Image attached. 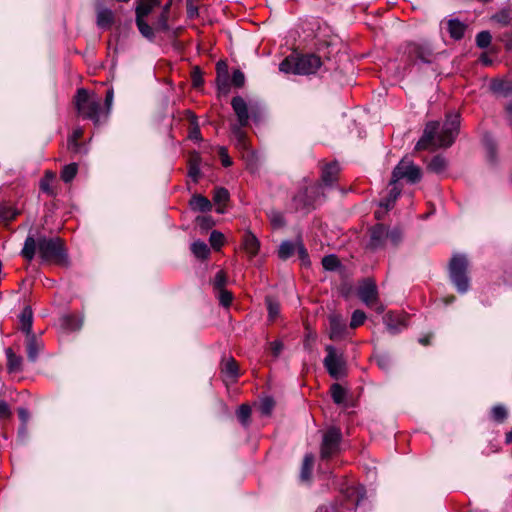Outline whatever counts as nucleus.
<instances>
[{"label": "nucleus", "instance_id": "obj_1", "mask_svg": "<svg viewBox=\"0 0 512 512\" xmlns=\"http://www.w3.org/2000/svg\"><path fill=\"white\" fill-rule=\"evenodd\" d=\"M460 127V115L449 113L440 129L439 122L431 121L426 124L421 139L417 142L415 149L434 150L436 148L450 146L458 135Z\"/></svg>", "mask_w": 512, "mask_h": 512}, {"label": "nucleus", "instance_id": "obj_2", "mask_svg": "<svg viewBox=\"0 0 512 512\" xmlns=\"http://www.w3.org/2000/svg\"><path fill=\"white\" fill-rule=\"evenodd\" d=\"M36 251H38L39 256L44 261H50L57 264H66L67 263V254L66 249L64 248V243L59 237H39L35 239L33 236H27L23 249L21 251V255L31 261Z\"/></svg>", "mask_w": 512, "mask_h": 512}, {"label": "nucleus", "instance_id": "obj_3", "mask_svg": "<svg viewBox=\"0 0 512 512\" xmlns=\"http://www.w3.org/2000/svg\"><path fill=\"white\" fill-rule=\"evenodd\" d=\"M75 106L80 117L99 127L108 121V111L103 110L102 99L81 88L75 95Z\"/></svg>", "mask_w": 512, "mask_h": 512}, {"label": "nucleus", "instance_id": "obj_4", "mask_svg": "<svg viewBox=\"0 0 512 512\" xmlns=\"http://www.w3.org/2000/svg\"><path fill=\"white\" fill-rule=\"evenodd\" d=\"M322 65L321 58L315 54L288 57L280 63L279 69L285 73L310 75L316 73Z\"/></svg>", "mask_w": 512, "mask_h": 512}, {"label": "nucleus", "instance_id": "obj_5", "mask_svg": "<svg viewBox=\"0 0 512 512\" xmlns=\"http://www.w3.org/2000/svg\"><path fill=\"white\" fill-rule=\"evenodd\" d=\"M467 266L468 262L464 255L456 254L450 260V278L460 293H465L469 289V278L466 275Z\"/></svg>", "mask_w": 512, "mask_h": 512}, {"label": "nucleus", "instance_id": "obj_6", "mask_svg": "<svg viewBox=\"0 0 512 512\" xmlns=\"http://www.w3.org/2000/svg\"><path fill=\"white\" fill-rule=\"evenodd\" d=\"M422 178L421 169L413 162H399L392 172L390 185H395L400 180L415 184Z\"/></svg>", "mask_w": 512, "mask_h": 512}, {"label": "nucleus", "instance_id": "obj_7", "mask_svg": "<svg viewBox=\"0 0 512 512\" xmlns=\"http://www.w3.org/2000/svg\"><path fill=\"white\" fill-rule=\"evenodd\" d=\"M357 294L365 305L374 308L377 313L384 311V306L379 302L376 283L372 279L367 278L363 280Z\"/></svg>", "mask_w": 512, "mask_h": 512}, {"label": "nucleus", "instance_id": "obj_8", "mask_svg": "<svg viewBox=\"0 0 512 512\" xmlns=\"http://www.w3.org/2000/svg\"><path fill=\"white\" fill-rule=\"evenodd\" d=\"M325 350L327 355L323 363L329 375L335 379L342 377L345 374L346 369L343 355L338 354L335 347L331 345H327Z\"/></svg>", "mask_w": 512, "mask_h": 512}, {"label": "nucleus", "instance_id": "obj_9", "mask_svg": "<svg viewBox=\"0 0 512 512\" xmlns=\"http://www.w3.org/2000/svg\"><path fill=\"white\" fill-rule=\"evenodd\" d=\"M231 106L233 108V111L237 117V121L239 124V127L235 126L233 128L236 135L242 137L241 127H245L249 123L250 116L253 115V111L250 113V109L248 107V104L241 96H235L232 98Z\"/></svg>", "mask_w": 512, "mask_h": 512}, {"label": "nucleus", "instance_id": "obj_10", "mask_svg": "<svg viewBox=\"0 0 512 512\" xmlns=\"http://www.w3.org/2000/svg\"><path fill=\"white\" fill-rule=\"evenodd\" d=\"M341 440V432L339 429L332 427L328 429L322 438L321 444V458L327 459L332 455L336 454L339 450V444Z\"/></svg>", "mask_w": 512, "mask_h": 512}, {"label": "nucleus", "instance_id": "obj_11", "mask_svg": "<svg viewBox=\"0 0 512 512\" xmlns=\"http://www.w3.org/2000/svg\"><path fill=\"white\" fill-rule=\"evenodd\" d=\"M223 381L228 384L236 383L239 377V367L233 357L224 358L220 365Z\"/></svg>", "mask_w": 512, "mask_h": 512}, {"label": "nucleus", "instance_id": "obj_12", "mask_svg": "<svg viewBox=\"0 0 512 512\" xmlns=\"http://www.w3.org/2000/svg\"><path fill=\"white\" fill-rule=\"evenodd\" d=\"M347 332L346 323L341 316L331 314L329 316V338L337 341L345 337Z\"/></svg>", "mask_w": 512, "mask_h": 512}, {"label": "nucleus", "instance_id": "obj_13", "mask_svg": "<svg viewBox=\"0 0 512 512\" xmlns=\"http://www.w3.org/2000/svg\"><path fill=\"white\" fill-rule=\"evenodd\" d=\"M404 53L408 55L411 61L421 60L423 62H429L430 50L424 45L409 42L405 45Z\"/></svg>", "mask_w": 512, "mask_h": 512}, {"label": "nucleus", "instance_id": "obj_14", "mask_svg": "<svg viewBox=\"0 0 512 512\" xmlns=\"http://www.w3.org/2000/svg\"><path fill=\"white\" fill-rule=\"evenodd\" d=\"M388 237V229L383 225H377L371 230L370 247L378 249L385 245Z\"/></svg>", "mask_w": 512, "mask_h": 512}, {"label": "nucleus", "instance_id": "obj_15", "mask_svg": "<svg viewBox=\"0 0 512 512\" xmlns=\"http://www.w3.org/2000/svg\"><path fill=\"white\" fill-rule=\"evenodd\" d=\"M242 248L250 257H254L258 254L260 242L251 231L245 232L242 241Z\"/></svg>", "mask_w": 512, "mask_h": 512}, {"label": "nucleus", "instance_id": "obj_16", "mask_svg": "<svg viewBox=\"0 0 512 512\" xmlns=\"http://www.w3.org/2000/svg\"><path fill=\"white\" fill-rule=\"evenodd\" d=\"M97 26L101 29H108L114 23V13L108 8H99L96 17Z\"/></svg>", "mask_w": 512, "mask_h": 512}, {"label": "nucleus", "instance_id": "obj_17", "mask_svg": "<svg viewBox=\"0 0 512 512\" xmlns=\"http://www.w3.org/2000/svg\"><path fill=\"white\" fill-rule=\"evenodd\" d=\"M27 336V356L28 359L32 362H35L39 352L43 348V343L38 341L34 334H29Z\"/></svg>", "mask_w": 512, "mask_h": 512}, {"label": "nucleus", "instance_id": "obj_18", "mask_svg": "<svg viewBox=\"0 0 512 512\" xmlns=\"http://www.w3.org/2000/svg\"><path fill=\"white\" fill-rule=\"evenodd\" d=\"M339 171L337 162H327L322 168V180L326 184H332L337 180Z\"/></svg>", "mask_w": 512, "mask_h": 512}, {"label": "nucleus", "instance_id": "obj_19", "mask_svg": "<svg viewBox=\"0 0 512 512\" xmlns=\"http://www.w3.org/2000/svg\"><path fill=\"white\" fill-rule=\"evenodd\" d=\"M60 324L66 331H78L83 325V319L74 315H64L60 319Z\"/></svg>", "mask_w": 512, "mask_h": 512}, {"label": "nucleus", "instance_id": "obj_20", "mask_svg": "<svg viewBox=\"0 0 512 512\" xmlns=\"http://www.w3.org/2000/svg\"><path fill=\"white\" fill-rule=\"evenodd\" d=\"M230 195L227 189L223 187L216 188L213 194V201L218 206L216 211L220 214L225 212V205L229 201Z\"/></svg>", "mask_w": 512, "mask_h": 512}, {"label": "nucleus", "instance_id": "obj_21", "mask_svg": "<svg viewBox=\"0 0 512 512\" xmlns=\"http://www.w3.org/2000/svg\"><path fill=\"white\" fill-rule=\"evenodd\" d=\"M190 207L194 211L208 212L212 209L210 200L200 194L193 195L190 200Z\"/></svg>", "mask_w": 512, "mask_h": 512}, {"label": "nucleus", "instance_id": "obj_22", "mask_svg": "<svg viewBox=\"0 0 512 512\" xmlns=\"http://www.w3.org/2000/svg\"><path fill=\"white\" fill-rule=\"evenodd\" d=\"M159 4L160 0H139L136 6V18H145Z\"/></svg>", "mask_w": 512, "mask_h": 512}, {"label": "nucleus", "instance_id": "obj_23", "mask_svg": "<svg viewBox=\"0 0 512 512\" xmlns=\"http://www.w3.org/2000/svg\"><path fill=\"white\" fill-rule=\"evenodd\" d=\"M447 29L451 38L460 40L464 36L466 26L458 19H449L447 22Z\"/></svg>", "mask_w": 512, "mask_h": 512}, {"label": "nucleus", "instance_id": "obj_24", "mask_svg": "<svg viewBox=\"0 0 512 512\" xmlns=\"http://www.w3.org/2000/svg\"><path fill=\"white\" fill-rule=\"evenodd\" d=\"M493 92L502 95L503 97L512 98V82L505 80H495L491 84Z\"/></svg>", "mask_w": 512, "mask_h": 512}, {"label": "nucleus", "instance_id": "obj_25", "mask_svg": "<svg viewBox=\"0 0 512 512\" xmlns=\"http://www.w3.org/2000/svg\"><path fill=\"white\" fill-rule=\"evenodd\" d=\"M32 320L33 314L30 307H25L20 314V323L21 329L26 333V335L33 334L32 333Z\"/></svg>", "mask_w": 512, "mask_h": 512}, {"label": "nucleus", "instance_id": "obj_26", "mask_svg": "<svg viewBox=\"0 0 512 512\" xmlns=\"http://www.w3.org/2000/svg\"><path fill=\"white\" fill-rule=\"evenodd\" d=\"M384 322L386 324L388 331L391 334L398 333L401 330V328L403 327L402 320L399 317L394 316L391 313H388L384 316Z\"/></svg>", "mask_w": 512, "mask_h": 512}, {"label": "nucleus", "instance_id": "obj_27", "mask_svg": "<svg viewBox=\"0 0 512 512\" xmlns=\"http://www.w3.org/2000/svg\"><path fill=\"white\" fill-rule=\"evenodd\" d=\"M217 87L219 92L227 94L229 92V75L228 70L225 73H221V65L217 67Z\"/></svg>", "mask_w": 512, "mask_h": 512}, {"label": "nucleus", "instance_id": "obj_28", "mask_svg": "<svg viewBox=\"0 0 512 512\" xmlns=\"http://www.w3.org/2000/svg\"><path fill=\"white\" fill-rule=\"evenodd\" d=\"M313 464H314L313 455L312 454L305 455V457L303 459L302 467H301V474H300L301 479L303 481H307L310 479Z\"/></svg>", "mask_w": 512, "mask_h": 512}, {"label": "nucleus", "instance_id": "obj_29", "mask_svg": "<svg viewBox=\"0 0 512 512\" xmlns=\"http://www.w3.org/2000/svg\"><path fill=\"white\" fill-rule=\"evenodd\" d=\"M307 193H308V189L305 188V189L299 191V193L294 196L293 202H294L295 208L297 210L305 209L311 205V201L308 198Z\"/></svg>", "mask_w": 512, "mask_h": 512}, {"label": "nucleus", "instance_id": "obj_30", "mask_svg": "<svg viewBox=\"0 0 512 512\" xmlns=\"http://www.w3.org/2000/svg\"><path fill=\"white\" fill-rule=\"evenodd\" d=\"M193 254L200 259H206L210 253L207 244L203 241H195L191 245Z\"/></svg>", "mask_w": 512, "mask_h": 512}, {"label": "nucleus", "instance_id": "obj_31", "mask_svg": "<svg viewBox=\"0 0 512 512\" xmlns=\"http://www.w3.org/2000/svg\"><path fill=\"white\" fill-rule=\"evenodd\" d=\"M136 25L143 37L150 41L154 39L153 28L145 21L144 18H136Z\"/></svg>", "mask_w": 512, "mask_h": 512}, {"label": "nucleus", "instance_id": "obj_32", "mask_svg": "<svg viewBox=\"0 0 512 512\" xmlns=\"http://www.w3.org/2000/svg\"><path fill=\"white\" fill-rule=\"evenodd\" d=\"M296 243H292L291 241H283L279 246L278 256L282 260H286L291 257L295 252Z\"/></svg>", "mask_w": 512, "mask_h": 512}, {"label": "nucleus", "instance_id": "obj_33", "mask_svg": "<svg viewBox=\"0 0 512 512\" xmlns=\"http://www.w3.org/2000/svg\"><path fill=\"white\" fill-rule=\"evenodd\" d=\"M236 414L241 424L247 427L250 423L251 407L248 404H242L239 406Z\"/></svg>", "mask_w": 512, "mask_h": 512}, {"label": "nucleus", "instance_id": "obj_34", "mask_svg": "<svg viewBox=\"0 0 512 512\" xmlns=\"http://www.w3.org/2000/svg\"><path fill=\"white\" fill-rule=\"evenodd\" d=\"M267 310H268V317L270 320H275L279 314H280V305L279 303L274 300L272 297H266L265 299Z\"/></svg>", "mask_w": 512, "mask_h": 512}, {"label": "nucleus", "instance_id": "obj_35", "mask_svg": "<svg viewBox=\"0 0 512 512\" xmlns=\"http://www.w3.org/2000/svg\"><path fill=\"white\" fill-rule=\"evenodd\" d=\"M8 368L10 371H19L21 369L22 358L15 355L11 348L6 350Z\"/></svg>", "mask_w": 512, "mask_h": 512}, {"label": "nucleus", "instance_id": "obj_36", "mask_svg": "<svg viewBox=\"0 0 512 512\" xmlns=\"http://www.w3.org/2000/svg\"><path fill=\"white\" fill-rule=\"evenodd\" d=\"M54 178H55V173H53L51 171H46L44 178H42L40 181V188L43 192H45L49 195L54 194V192L51 188V183L54 180Z\"/></svg>", "mask_w": 512, "mask_h": 512}, {"label": "nucleus", "instance_id": "obj_37", "mask_svg": "<svg viewBox=\"0 0 512 512\" xmlns=\"http://www.w3.org/2000/svg\"><path fill=\"white\" fill-rule=\"evenodd\" d=\"M77 165L75 162H71L68 165H65L61 172V178L65 182H70L77 173Z\"/></svg>", "mask_w": 512, "mask_h": 512}, {"label": "nucleus", "instance_id": "obj_38", "mask_svg": "<svg viewBox=\"0 0 512 512\" xmlns=\"http://www.w3.org/2000/svg\"><path fill=\"white\" fill-rule=\"evenodd\" d=\"M331 395H332L333 401L336 404H341L344 402V399L346 396V391L341 385L336 383V384H333L331 387Z\"/></svg>", "mask_w": 512, "mask_h": 512}, {"label": "nucleus", "instance_id": "obj_39", "mask_svg": "<svg viewBox=\"0 0 512 512\" xmlns=\"http://www.w3.org/2000/svg\"><path fill=\"white\" fill-rule=\"evenodd\" d=\"M492 19L503 26H507L511 22V13L509 9H502L498 13L494 14Z\"/></svg>", "mask_w": 512, "mask_h": 512}, {"label": "nucleus", "instance_id": "obj_40", "mask_svg": "<svg viewBox=\"0 0 512 512\" xmlns=\"http://www.w3.org/2000/svg\"><path fill=\"white\" fill-rule=\"evenodd\" d=\"M83 135V130L81 128H77L73 131L72 135L67 140V147L69 150L77 151L78 143L77 140L80 139Z\"/></svg>", "mask_w": 512, "mask_h": 512}, {"label": "nucleus", "instance_id": "obj_41", "mask_svg": "<svg viewBox=\"0 0 512 512\" xmlns=\"http://www.w3.org/2000/svg\"><path fill=\"white\" fill-rule=\"evenodd\" d=\"M492 40V36L488 31H481L476 36V44L479 48H487Z\"/></svg>", "mask_w": 512, "mask_h": 512}, {"label": "nucleus", "instance_id": "obj_42", "mask_svg": "<svg viewBox=\"0 0 512 512\" xmlns=\"http://www.w3.org/2000/svg\"><path fill=\"white\" fill-rule=\"evenodd\" d=\"M400 193H401V190L398 187L394 186L390 190L389 195L385 199V201L381 203V206H384L386 209H389L395 203V201L399 197Z\"/></svg>", "mask_w": 512, "mask_h": 512}, {"label": "nucleus", "instance_id": "obj_43", "mask_svg": "<svg viewBox=\"0 0 512 512\" xmlns=\"http://www.w3.org/2000/svg\"><path fill=\"white\" fill-rule=\"evenodd\" d=\"M447 169V162H429L427 165V171L441 175L443 174Z\"/></svg>", "mask_w": 512, "mask_h": 512}, {"label": "nucleus", "instance_id": "obj_44", "mask_svg": "<svg viewBox=\"0 0 512 512\" xmlns=\"http://www.w3.org/2000/svg\"><path fill=\"white\" fill-rule=\"evenodd\" d=\"M366 315L362 310H355L352 314L350 327L356 328L364 323Z\"/></svg>", "mask_w": 512, "mask_h": 512}, {"label": "nucleus", "instance_id": "obj_45", "mask_svg": "<svg viewBox=\"0 0 512 512\" xmlns=\"http://www.w3.org/2000/svg\"><path fill=\"white\" fill-rule=\"evenodd\" d=\"M322 265L326 270H334L339 266V260L335 255H327L323 257Z\"/></svg>", "mask_w": 512, "mask_h": 512}, {"label": "nucleus", "instance_id": "obj_46", "mask_svg": "<svg viewBox=\"0 0 512 512\" xmlns=\"http://www.w3.org/2000/svg\"><path fill=\"white\" fill-rule=\"evenodd\" d=\"M492 416L495 421L501 423L503 422L507 417V410L502 405H497L492 408Z\"/></svg>", "mask_w": 512, "mask_h": 512}, {"label": "nucleus", "instance_id": "obj_47", "mask_svg": "<svg viewBox=\"0 0 512 512\" xmlns=\"http://www.w3.org/2000/svg\"><path fill=\"white\" fill-rule=\"evenodd\" d=\"M217 298L223 306L228 307L232 302L233 296L228 290L221 289L217 291Z\"/></svg>", "mask_w": 512, "mask_h": 512}, {"label": "nucleus", "instance_id": "obj_48", "mask_svg": "<svg viewBox=\"0 0 512 512\" xmlns=\"http://www.w3.org/2000/svg\"><path fill=\"white\" fill-rule=\"evenodd\" d=\"M226 282H227L226 274L224 273V271L221 270V271L217 272V274L215 275V278L213 280V287L216 291L225 289L224 287L226 285Z\"/></svg>", "mask_w": 512, "mask_h": 512}, {"label": "nucleus", "instance_id": "obj_49", "mask_svg": "<svg viewBox=\"0 0 512 512\" xmlns=\"http://www.w3.org/2000/svg\"><path fill=\"white\" fill-rule=\"evenodd\" d=\"M209 241L212 247L219 249L223 245L224 236L221 232L212 231Z\"/></svg>", "mask_w": 512, "mask_h": 512}, {"label": "nucleus", "instance_id": "obj_50", "mask_svg": "<svg viewBox=\"0 0 512 512\" xmlns=\"http://www.w3.org/2000/svg\"><path fill=\"white\" fill-rule=\"evenodd\" d=\"M275 402L270 397H265L261 400L260 409L263 415H269L273 410Z\"/></svg>", "mask_w": 512, "mask_h": 512}, {"label": "nucleus", "instance_id": "obj_51", "mask_svg": "<svg viewBox=\"0 0 512 512\" xmlns=\"http://www.w3.org/2000/svg\"><path fill=\"white\" fill-rule=\"evenodd\" d=\"M402 239V232L399 229H388V237L387 241H389L392 245H397Z\"/></svg>", "mask_w": 512, "mask_h": 512}, {"label": "nucleus", "instance_id": "obj_52", "mask_svg": "<svg viewBox=\"0 0 512 512\" xmlns=\"http://www.w3.org/2000/svg\"><path fill=\"white\" fill-rule=\"evenodd\" d=\"M270 220L273 227L275 228H280L285 225V219L280 212H272L270 214Z\"/></svg>", "mask_w": 512, "mask_h": 512}, {"label": "nucleus", "instance_id": "obj_53", "mask_svg": "<svg viewBox=\"0 0 512 512\" xmlns=\"http://www.w3.org/2000/svg\"><path fill=\"white\" fill-rule=\"evenodd\" d=\"M232 84L236 87H242L245 83V75L240 70H235L232 75Z\"/></svg>", "mask_w": 512, "mask_h": 512}, {"label": "nucleus", "instance_id": "obj_54", "mask_svg": "<svg viewBox=\"0 0 512 512\" xmlns=\"http://www.w3.org/2000/svg\"><path fill=\"white\" fill-rule=\"evenodd\" d=\"M269 346L274 357H278L284 349V344L281 340L272 341Z\"/></svg>", "mask_w": 512, "mask_h": 512}, {"label": "nucleus", "instance_id": "obj_55", "mask_svg": "<svg viewBox=\"0 0 512 512\" xmlns=\"http://www.w3.org/2000/svg\"><path fill=\"white\" fill-rule=\"evenodd\" d=\"M188 175L194 182L199 180L201 172L196 162H192L189 166Z\"/></svg>", "mask_w": 512, "mask_h": 512}, {"label": "nucleus", "instance_id": "obj_56", "mask_svg": "<svg viewBox=\"0 0 512 512\" xmlns=\"http://www.w3.org/2000/svg\"><path fill=\"white\" fill-rule=\"evenodd\" d=\"M297 249L298 251V254H299V257L301 258V260L306 264L308 263V253H307V250L305 249L304 245H303V242L298 239L296 241V246H295V250Z\"/></svg>", "mask_w": 512, "mask_h": 512}, {"label": "nucleus", "instance_id": "obj_57", "mask_svg": "<svg viewBox=\"0 0 512 512\" xmlns=\"http://www.w3.org/2000/svg\"><path fill=\"white\" fill-rule=\"evenodd\" d=\"M113 97H114L113 90L112 89H108L107 92H106V95H105V102H104V105H103V110H107L108 111V116L110 115V112H111V107H112V103H113Z\"/></svg>", "mask_w": 512, "mask_h": 512}, {"label": "nucleus", "instance_id": "obj_58", "mask_svg": "<svg viewBox=\"0 0 512 512\" xmlns=\"http://www.w3.org/2000/svg\"><path fill=\"white\" fill-rule=\"evenodd\" d=\"M11 417V410L7 402L0 400V419H8Z\"/></svg>", "mask_w": 512, "mask_h": 512}, {"label": "nucleus", "instance_id": "obj_59", "mask_svg": "<svg viewBox=\"0 0 512 512\" xmlns=\"http://www.w3.org/2000/svg\"><path fill=\"white\" fill-rule=\"evenodd\" d=\"M18 212L12 208L5 209L1 212V217L6 221H11L16 218Z\"/></svg>", "mask_w": 512, "mask_h": 512}, {"label": "nucleus", "instance_id": "obj_60", "mask_svg": "<svg viewBox=\"0 0 512 512\" xmlns=\"http://www.w3.org/2000/svg\"><path fill=\"white\" fill-rule=\"evenodd\" d=\"M196 221L203 228L210 227L212 224L211 218L206 216H198Z\"/></svg>", "mask_w": 512, "mask_h": 512}, {"label": "nucleus", "instance_id": "obj_61", "mask_svg": "<svg viewBox=\"0 0 512 512\" xmlns=\"http://www.w3.org/2000/svg\"><path fill=\"white\" fill-rule=\"evenodd\" d=\"M216 151H217V154H218L220 160H222V161L230 160V157L228 155V151H227V149L225 147L219 146V147L216 148Z\"/></svg>", "mask_w": 512, "mask_h": 512}, {"label": "nucleus", "instance_id": "obj_62", "mask_svg": "<svg viewBox=\"0 0 512 512\" xmlns=\"http://www.w3.org/2000/svg\"><path fill=\"white\" fill-rule=\"evenodd\" d=\"M18 414H19L21 421L23 422V428H25V425H26L27 421L29 420V412L24 408H19Z\"/></svg>", "mask_w": 512, "mask_h": 512}, {"label": "nucleus", "instance_id": "obj_63", "mask_svg": "<svg viewBox=\"0 0 512 512\" xmlns=\"http://www.w3.org/2000/svg\"><path fill=\"white\" fill-rule=\"evenodd\" d=\"M189 138L192 139V140H199L200 139V130H199V127L197 125L193 126L190 129Z\"/></svg>", "mask_w": 512, "mask_h": 512}, {"label": "nucleus", "instance_id": "obj_64", "mask_svg": "<svg viewBox=\"0 0 512 512\" xmlns=\"http://www.w3.org/2000/svg\"><path fill=\"white\" fill-rule=\"evenodd\" d=\"M378 365L383 369L389 368V359L387 357L381 356L377 359Z\"/></svg>", "mask_w": 512, "mask_h": 512}]
</instances>
